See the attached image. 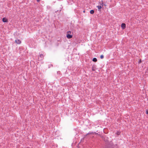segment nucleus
Wrapping results in <instances>:
<instances>
[{
  "label": "nucleus",
  "instance_id": "f257e3e1",
  "mask_svg": "<svg viewBox=\"0 0 148 148\" xmlns=\"http://www.w3.org/2000/svg\"><path fill=\"white\" fill-rule=\"evenodd\" d=\"M44 56L43 55L42 53L39 55V57L38 58L39 60H41L43 58Z\"/></svg>",
  "mask_w": 148,
  "mask_h": 148
},
{
  "label": "nucleus",
  "instance_id": "39448f33",
  "mask_svg": "<svg viewBox=\"0 0 148 148\" xmlns=\"http://www.w3.org/2000/svg\"><path fill=\"white\" fill-rule=\"evenodd\" d=\"M2 21L3 22H8V20L5 18H3L2 19Z\"/></svg>",
  "mask_w": 148,
  "mask_h": 148
},
{
  "label": "nucleus",
  "instance_id": "f03ea898",
  "mask_svg": "<svg viewBox=\"0 0 148 148\" xmlns=\"http://www.w3.org/2000/svg\"><path fill=\"white\" fill-rule=\"evenodd\" d=\"M121 27L122 29H124L126 27V25L124 23H122L121 25Z\"/></svg>",
  "mask_w": 148,
  "mask_h": 148
},
{
  "label": "nucleus",
  "instance_id": "f3484780",
  "mask_svg": "<svg viewBox=\"0 0 148 148\" xmlns=\"http://www.w3.org/2000/svg\"><path fill=\"white\" fill-rule=\"evenodd\" d=\"M83 12L85 13V10Z\"/></svg>",
  "mask_w": 148,
  "mask_h": 148
},
{
  "label": "nucleus",
  "instance_id": "f8f14e48",
  "mask_svg": "<svg viewBox=\"0 0 148 148\" xmlns=\"http://www.w3.org/2000/svg\"><path fill=\"white\" fill-rule=\"evenodd\" d=\"M120 134V132H117L116 133V134L117 135H119Z\"/></svg>",
  "mask_w": 148,
  "mask_h": 148
},
{
  "label": "nucleus",
  "instance_id": "4468645a",
  "mask_svg": "<svg viewBox=\"0 0 148 148\" xmlns=\"http://www.w3.org/2000/svg\"><path fill=\"white\" fill-rule=\"evenodd\" d=\"M40 1V0H37V1L38 2H39Z\"/></svg>",
  "mask_w": 148,
  "mask_h": 148
},
{
  "label": "nucleus",
  "instance_id": "423d86ee",
  "mask_svg": "<svg viewBox=\"0 0 148 148\" xmlns=\"http://www.w3.org/2000/svg\"><path fill=\"white\" fill-rule=\"evenodd\" d=\"M99 4L100 5H101V7H103V5L106 6L105 5H104L102 1H101V2H100Z\"/></svg>",
  "mask_w": 148,
  "mask_h": 148
},
{
  "label": "nucleus",
  "instance_id": "20e7f679",
  "mask_svg": "<svg viewBox=\"0 0 148 148\" xmlns=\"http://www.w3.org/2000/svg\"><path fill=\"white\" fill-rule=\"evenodd\" d=\"M15 42L17 44H19L21 43V41L20 40L17 39L15 40Z\"/></svg>",
  "mask_w": 148,
  "mask_h": 148
},
{
  "label": "nucleus",
  "instance_id": "9b49d317",
  "mask_svg": "<svg viewBox=\"0 0 148 148\" xmlns=\"http://www.w3.org/2000/svg\"><path fill=\"white\" fill-rule=\"evenodd\" d=\"M71 33V32L70 31H68L67 32V34H70Z\"/></svg>",
  "mask_w": 148,
  "mask_h": 148
},
{
  "label": "nucleus",
  "instance_id": "6e6552de",
  "mask_svg": "<svg viewBox=\"0 0 148 148\" xmlns=\"http://www.w3.org/2000/svg\"><path fill=\"white\" fill-rule=\"evenodd\" d=\"M92 61L94 62H96L97 61V59L96 58H94L92 60Z\"/></svg>",
  "mask_w": 148,
  "mask_h": 148
},
{
  "label": "nucleus",
  "instance_id": "9d476101",
  "mask_svg": "<svg viewBox=\"0 0 148 148\" xmlns=\"http://www.w3.org/2000/svg\"><path fill=\"white\" fill-rule=\"evenodd\" d=\"M104 58V56L103 55H102L100 56V58L101 59L103 58Z\"/></svg>",
  "mask_w": 148,
  "mask_h": 148
},
{
  "label": "nucleus",
  "instance_id": "2eb2a0df",
  "mask_svg": "<svg viewBox=\"0 0 148 148\" xmlns=\"http://www.w3.org/2000/svg\"><path fill=\"white\" fill-rule=\"evenodd\" d=\"M61 10H62V9L61 8L59 10V12L61 11Z\"/></svg>",
  "mask_w": 148,
  "mask_h": 148
},
{
  "label": "nucleus",
  "instance_id": "0eeeda50",
  "mask_svg": "<svg viewBox=\"0 0 148 148\" xmlns=\"http://www.w3.org/2000/svg\"><path fill=\"white\" fill-rule=\"evenodd\" d=\"M97 7L98 8V10L99 11H100L101 10H100L101 8H102L101 5H98L97 6Z\"/></svg>",
  "mask_w": 148,
  "mask_h": 148
},
{
  "label": "nucleus",
  "instance_id": "ddd939ff",
  "mask_svg": "<svg viewBox=\"0 0 148 148\" xmlns=\"http://www.w3.org/2000/svg\"><path fill=\"white\" fill-rule=\"evenodd\" d=\"M92 70L93 71H95V69H94V67H92Z\"/></svg>",
  "mask_w": 148,
  "mask_h": 148
},
{
  "label": "nucleus",
  "instance_id": "1a4fd4ad",
  "mask_svg": "<svg viewBox=\"0 0 148 148\" xmlns=\"http://www.w3.org/2000/svg\"><path fill=\"white\" fill-rule=\"evenodd\" d=\"M90 13L91 14H92L94 13V11L93 10H91L90 11Z\"/></svg>",
  "mask_w": 148,
  "mask_h": 148
},
{
  "label": "nucleus",
  "instance_id": "dca6fc26",
  "mask_svg": "<svg viewBox=\"0 0 148 148\" xmlns=\"http://www.w3.org/2000/svg\"><path fill=\"white\" fill-rule=\"evenodd\" d=\"M58 11H59L58 10L57 11H56V12H58Z\"/></svg>",
  "mask_w": 148,
  "mask_h": 148
},
{
  "label": "nucleus",
  "instance_id": "7ed1b4c3",
  "mask_svg": "<svg viewBox=\"0 0 148 148\" xmlns=\"http://www.w3.org/2000/svg\"><path fill=\"white\" fill-rule=\"evenodd\" d=\"M66 37L67 38L69 39L71 38H72V36L71 35H70L69 34H66Z\"/></svg>",
  "mask_w": 148,
  "mask_h": 148
}]
</instances>
